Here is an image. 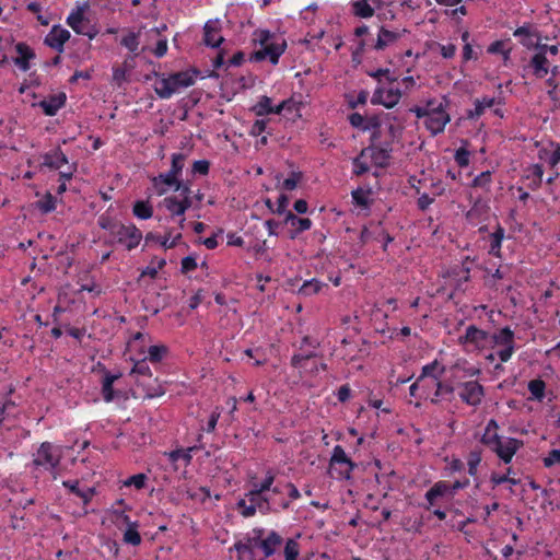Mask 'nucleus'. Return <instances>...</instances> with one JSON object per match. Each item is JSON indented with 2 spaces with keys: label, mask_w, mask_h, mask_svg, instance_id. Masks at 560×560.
Returning a JSON list of instances; mask_svg holds the SVG:
<instances>
[{
  "label": "nucleus",
  "mask_w": 560,
  "mask_h": 560,
  "mask_svg": "<svg viewBox=\"0 0 560 560\" xmlns=\"http://www.w3.org/2000/svg\"><path fill=\"white\" fill-rule=\"evenodd\" d=\"M283 542L284 539L278 532L255 527L236 541L233 549L238 553V560H242L243 555H248L249 560H266L275 556Z\"/></svg>",
  "instance_id": "nucleus-1"
},
{
  "label": "nucleus",
  "mask_w": 560,
  "mask_h": 560,
  "mask_svg": "<svg viewBox=\"0 0 560 560\" xmlns=\"http://www.w3.org/2000/svg\"><path fill=\"white\" fill-rule=\"evenodd\" d=\"M255 36V42L260 44L261 49L250 55V61L259 62L268 58L272 65H277L280 56L285 51V39L277 40L276 35L268 30H257Z\"/></svg>",
  "instance_id": "nucleus-2"
},
{
  "label": "nucleus",
  "mask_w": 560,
  "mask_h": 560,
  "mask_svg": "<svg viewBox=\"0 0 560 560\" xmlns=\"http://www.w3.org/2000/svg\"><path fill=\"white\" fill-rule=\"evenodd\" d=\"M199 73V70L191 68L172 73L168 77L160 78L154 85V91L159 97L170 98L179 89L192 85Z\"/></svg>",
  "instance_id": "nucleus-3"
},
{
  "label": "nucleus",
  "mask_w": 560,
  "mask_h": 560,
  "mask_svg": "<svg viewBox=\"0 0 560 560\" xmlns=\"http://www.w3.org/2000/svg\"><path fill=\"white\" fill-rule=\"evenodd\" d=\"M358 465L346 454L341 445H336L329 460V474L339 480H350Z\"/></svg>",
  "instance_id": "nucleus-4"
},
{
  "label": "nucleus",
  "mask_w": 560,
  "mask_h": 560,
  "mask_svg": "<svg viewBox=\"0 0 560 560\" xmlns=\"http://www.w3.org/2000/svg\"><path fill=\"white\" fill-rule=\"evenodd\" d=\"M130 374H137L139 378L137 380L138 384L145 388L147 396L150 398L158 397L164 394L161 385L152 386L145 378L152 377V372L147 362V359H142L137 361L131 369Z\"/></svg>",
  "instance_id": "nucleus-5"
},
{
  "label": "nucleus",
  "mask_w": 560,
  "mask_h": 560,
  "mask_svg": "<svg viewBox=\"0 0 560 560\" xmlns=\"http://www.w3.org/2000/svg\"><path fill=\"white\" fill-rule=\"evenodd\" d=\"M67 24L79 35L88 36L93 39L97 34L98 30L95 25L91 24L90 20L84 16L82 8H78L75 11L67 18Z\"/></svg>",
  "instance_id": "nucleus-6"
},
{
  "label": "nucleus",
  "mask_w": 560,
  "mask_h": 560,
  "mask_svg": "<svg viewBox=\"0 0 560 560\" xmlns=\"http://www.w3.org/2000/svg\"><path fill=\"white\" fill-rule=\"evenodd\" d=\"M60 464V455L56 454L54 445L49 442H44L37 450L36 457L33 459L32 465L35 468L44 467L47 470L55 469Z\"/></svg>",
  "instance_id": "nucleus-7"
},
{
  "label": "nucleus",
  "mask_w": 560,
  "mask_h": 560,
  "mask_svg": "<svg viewBox=\"0 0 560 560\" xmlns=\"http://www.w3.org/2000/svg\"><path fill=\"white\" fill-rule=\"evenodd\" d=\"M113 237L117 243L125 245L128 250L136 248L141 238V231L133 224L125 225L119 223L116 231L113 234Z\"/></svg>",
  "instance_id": "nucleus-8"
},
{
  "label": "nucleus",
  "mask_w": 560,
  "mask_h": 560,
  "mask_svg": "<svg viewBox=\"0 0 560 560\" xmlns=\"http://www.w3.org/2000/svg\"><path fill=\"white\" fill-rule=\"evenodd\" d=\"M492 340L498 346H503L504 348L497 352V355L502 362H506L512 357L515 345H514V331L510 327H504L498 330L492 336Z\"/></svg>",
  "instance_id": "nucleus-9"
},
{
  "label": "nucleus",
  "mask_w": 560,
  "mask_h": 560,
  "mask_svg": "<svg viewBox=\"0 0 560 560\" xmlns=\"http://www.w3.org/2000/svg\"><path fill=\"white\" fill-rule=\"evenodd\" d=\"M408 31L402 30H389L386 26H381L377 33V38L371 43V49L382 51L386 48L395 45Z\"/></svg>",
  "instance_id": "nucleus-10"
},
{
  "label": "nucleus",
  "mask_w": 560,
  "mask_h": 560,
  "mask_svg": "<svg viewBox=\"0 0 560 560\" xmlns=\"http://www.w3.org/2000/svg\"><path fill=\"white\" fill-rule=\"evenodd\" d=\"M460 399L468 406L477 407L481 404L485 397V388L477 381H468L459 384Z\"/></svg>",
  "instance_id": "nucleus-11"
},
{
  "label": "nucleus",
  "mask_w": 560,
  "mask_h": 560,
  "mask_svg": "<svg viewBox=\"0 0 560 560\" xmlns=\"http://www.w3.org/2000/svg\"><path fill=\"white\" fill-rule=\"evenodd\" d=\"M292 100L282 101L279 105L272 106L269 96L262 95L259 101L250 108L256 116H265L269 114H281L284 109H291Z\"/></svg>",
  "instance_id": "nucleus-12"
},
{
  "label": "nucleus",
  "mask_w": 560,
  "mask_h": 560,
  "mask_svg": "<svg viewBox=\"0 0 560 560\" xmlns=\"http://www.w3.org/2000/svg\"><path fill=\"white\" fill-rule=\"evenodd\" d=\"M401 97V92L399 89H384L377 88L371 98V103L374 105H383L386 108H393L398 104Z\"/></svg>",
  "instance_id": "nucleus-13"
},
{
  "label": "nucleus",
  "mask_w": 560,
  "mask_h": 560,
  "mask_svg": "<svg viewBox=\"0 0 560 560\" xmlns=\"http://www.w3.org/2000/svg\"><path fill=\"white\" fill-rule=\"evenodd\" d=\"M70 38V32L60 25H54L44 39V44L57 50L59 54L63 52L65 44Z\"/></svg>",
  "instance_id": "nucleus-14"
},
{
  "label": "nucleus",
  "mask_w": 560,
  "mask_h": 560,
  "mask_svg": "<svg viewBox=\"0 0 560 560\" xmlns=\"http://www.w3.org/2000/svg\"><path fill=\"white\" fill-rule=\"evenodd\" d=\"M446 108L447 107H443L428 115L424 125L432 136L443 132L446 124L450 122L451 117L446 112Z\"/></svg>",
  "instance_id": "nucleus-15"
},
{
  "label": "nucleus",
  "mask_w": 560,
  "mask_h": 560,
  "mask_svg": "<svg viewBox=\"0 0 560 560\" xmlns=\"http://www.w3.org/2000/svg\"><path fill=\"white\" fill-rule=\"evenodd\" d=\"M513 35L518 37L520 43L528 49H535L536 46H539V42L541 40L539 31L533 28L530 25H523L517 27Z\"/></svg>",
  "instance_id": "nucleus-16"
},
{
  "label": "nucleus",
  "mask_w": 560,
  "mask_h": 560,
  "mask_svg": "<svg viewBox=\"0 0 560 560\" xmlns=\"http://www.w3.org/2000/svg\"><path fill=\"white\" fill-rule=\"evenodd\" d=\"M283 223L291 226L289 231L290 240H295L302 232L310 230L312 226V221L308 218H299L292 211L287 212Z\"/></svg>",
  "instance_id": "nucleus-17"
},
{
  "label": "nucleus",
  "mask_w": 560,
  "mask_h": 560,
  "mask_svg": "<svg viewBox=\"0 0 560 560\" xmlns=\"http://www.w3.org/2000/svg\"><path fill=\"white\" fill-rule=\"evenodd\" d=\"M523 446V441L509 438L505 442H501L498 447H494V453L502 459L505 464H509L514 454Z\"/></svg>",
  "instance_id": "nucleus-18"
},
{
  "label": "nucleus",
  "mask_w": 560,
  "mask_h": 560,
  "mask_svg": "<svg viewBox=\"0 0 560 560\" xmlns=\"http://www.w3.org/2000/svg\"><path fill=\"white\" fill-rule=\"evenodd\" d=\"M66 101V93L60 92L57 94L49 95L47 100L40 101L38 103V106L43 109L45 115L55 116L57 112L65 106Z\"/></svg>",
  "instance_id": "nucleus-19"
},
{
  "label": "nucleus",
  "mask_w": 560,
  "mask_h": 560,
  "mask_svg": "<svg viewBox=\"0 0 560 560\" xmlns=\"http://www.w3.org/2000/svg\"><path fill=\"white\" fill-rule=\"evenodd\" d=\"M18 57L13 58V62L22 71L30 69V60L35 58V51L25 43H18L15 45Z\"/></svg>",
  "instance_id": "nucleus-20"
},
{
  "label": "nucleus",
  "mask_w": 560,
  "mask_h": 560,
  "mask_svg": "<svg viewBox=\"0 0 560 560\" xmlns=\"http://www.w3.org/2000/svg\"><path fill=\"white\" fill-rule=\"evenodd\" d=\"M488 339V332L477 328L475 325H470L466 328L464 336L459 337V343H471L476 347L482 346Z\"/></svg>",
  "instance_id": "nucleus-21"
},
{
  "label": "nucleus",
  "mask_w": 560,
  "mask_h": 560,
  "mask_svg": "<svg viewBox=\"0 0 560 560\" xmlns=\"http://www.w3.org/2000/svg\"><path fill=\"white\" fill-rule=\"evenodd\" d=\"M498 428V422L494 419L489 420L481 436V443L489 446L493 452L494 447H498L502 442L501 436L497 432Z\"/></svg>",
  "instance_id": "nucleus-22"
},
{
  "label": "nucleus",
  "mask_w": 560,
  "mask_h": 560,
  "mask_svg": "<svg viewBox=\"0 0 560 560\" xmlns=\"http://www.w3.org/2000/svg\"><path fill=\"white\" fill-rule=\"evenodd\" d=\"M218 21H209L206 23L205 27H203V31H205V36H203V43L207 45V46H211V47H219L220 44L224 40V38L222 36L219 35V25H218Z\"/></svg>",
  "instance_id": "nucleus-23"
},
{
  "label": "nucleus",
  "mask_w": 560,
  "mask_h": 560,
  "mask_svg": "<svg viewBox=\"0 0 560 560\" xmlns=\"http://www.w3.org/2000/svg\"><path fill=\"white\" fill-rule=\"evenodd\" d=\"M528 68L533 70V74L538 78L542 79L547 75L549 71V61L546 56H544V52H536L529 63Z\"/></svg>",
  "instance_id": "nucleus-24"
},
{
  "label": "nucleus",
  "mask_w": 560,
  "mask_h": 560,
  "mask_svg": "<svg viewBox=\"0 0 560 560\" xmlns=\"http://www.w3.org/2000/svg\"><path fill=\"white\" fill-rule=\"evenodd\" d=\"M63 164H68V159L59 148L43 155V166L59 170Z\"/></svg>",
  "instance_id": "nucleus-25"
},
{
  "label": "nucleus",
  "mask_w": 560,
  "mask_h": 560,
  "mask_svg": "<svg viewBox=\"0 0 560 560\" xmlns=\"http://www.w3.org/2000/svg\"><path fill=\"white\" fill-rule=\"evenodd\" d=\"M446 494H453L451 491V486L445 481L435 482L425 493V499L429 503L427 509L429 510L434 504L436 498Z\"/></svg>",
  "instance_id": "nucleus-26"
},
{
  "label": "nucleus",
  "mask_w": 560,
  "mask_h": 560,
  "mask_svg": "<svg viewBox=\"0 0 560 560\" xmlns=\"http://www.w3.org/2000/svg\"><path fill=\"white\" fill-rule=\"evenodd\" d=\"M62 485L63 487L68 488L73 494L79 497L83 501L84 505H86L95 494V489L92 487H88L83 490L80 489L78 480H65Z\"/></svg>",
  "instance_id": "nucleus-27"
},
{
  "label": "nucleus",
  "mask_w": 560,
  "mask_h": 560,
  "mask_svg": "<svg viewBox=\"0 0 560 560\" xmlns=\"http://www.w3.org/2000/svg\"><path fill=\"white\" fill-rule=\"evenodd\" d=\"M121 377V373L112 374L109 371L104 372V377L102 382V395L105 401L109 402L114 400L115 393L113 388V384L115 381Z\"/></svg>",
  "instance_id": "nucleus-28"
},
{
  "label": "nucleus",
  "mask_w": 560,
  "mask_h": 560,
  "mask_svg": "<svg viewBox=\"0 0 560 560\" xmlns=\"http://www.w3.org/2000/svg\"><path fill=\"white\" fill-rule=\"evenodd\" d=\"M436 390L434 393V396L431 398L432 404H438L441 400H448L451 401L454 394V386L448 382H442L438 380L435 382Z\"/></svg>",
  "instance_id": "nucleus-29"
},
{
  "label": "nucleus",
  "mask_w": 560,
  "mask_h": 560,
  "mask_svg": "<svg viewBox=\"0 0 560 560\" xmlns=\"http://www.w3.org/2000/svg\"><path fill=\"white\" fill-rule=\"evenodd\" d=\"M365 150H371V159L372 162L378 167H385L388 164V160L390 158L389 150L387 148L380 147H369L368 149L362 150L361 155L364 154Z\"/></svg>",
  "instance_id": "nucleus-30"
},
{
  "label": "nucleus",
  "mask_w": 560,
  "mask_h": 560,
  "mask_svg": "<svg viewBox=\"0 0 560 560\" xmlns=\"http://www.w3.org/2000/svg\"><path fill=\"white\" fill-rule=\"evenodd\" d=\"M171 236H172V232L171 231H168L164 237H160V236L153 234L152 232H150V233L147 234L145 241L147 242H149V241L159 242L161 244V246H163L165 249H167V248H173L174 246H176V244L182 238V234L180 233L175 235L172 241H170Z\"/></svg>",
  "instance_id": "nucleus-31"
},
{
  "label": "nucleus",
  "mask_w": 560,
  "mask_h": 560,
  "mask_svg": "<svg viewBox=\"0 0 560 560\" xmlns=\"http://www.w3.org/2000/svg\"><path fill=\"white\" fill-rule=\"evenodd\" d=\"M153 184L155 187H158L160 184H164L166 186H175L176 190H179L182 187V182L178 180V176L172 171H168L167 173H161L160 175L155 176L153 178Z\"/></svg>",
  "instance_id": "nucleus-32"
},
{
  "label": "nucleus",
  "mask_w": 560,
  "mask_h": 560,
  "mask_svg": "<svg viewBox=\"0 0 560 560\" xmlns=\"http://www.w3.org/2000/svg\"><path fill=\"white\" fill-rule=\"evenodd\" d=\"M495 100L493 97H483L482 100L477 98L475 101V108L468 110L467 117L470 119L480 117L487 107H492Z\"/></svg>",
  "instance_id": "nucleus-33"
},
{
  "label": "nucleus",
  "mask_w": 560,
  "mask_h": 560,
  "mask_svg": "<svg viewBox=\"0 0 560 560\" xmlns=\"http://www.w3.org/2000/svg\"><path fill=\"white\" fill-rule=\"evenodd\" d=\"M504 232H505L504 229L501 225H498L495 231L493 233H491V235H490L491 244H490L489 254H491L495 257H500L501 243L504 237Z\"/></svg>",
  "instance_id": "nucleus-34"
},
{
  "label": "nucleus",
  "mask_w": 560,
  "mask_h": 560,
  "mask_svg": "<svg viewBox=\"0 0 560 560\" xmlns=\"http://www.w3.org/2000/svg\"><path fill=\"white\" fill-rule=\"evenodd\" d=\"M352 12L355 16L369 19L374 15V9L368 3V0H357L352 3Z\"/></svg>",
  "instance_id": "nucleus-35"
},
{
  "label": "nucleus",
  "mask_w": 560,
  "mask_h": 560,
  "mask_svg": "<svg viewBox=\"0 0 560 560\" xmlns=\"http://www.w3.org/2000/svg\"><path fill=\"white\" fill-rule=\"evenodd\" d=\"M133 214L142 220L150 219L153 214V207L149 201L138 200L132 208Z\"/></svg>",
  "instance_id": "nucleus-36"
},
{
  "label": "nucleus",
  "mask_w": 560,
  "mask_h": 560,
  "mask_svg": "<svg viewBox=\"0 0 560 560\" xmlns=\"http://www.w3.org/2000/svg\"><path fill=\"white\" fill-rule=\"evenodd\" d=\"M124 541L132 546H139L141 544V536L138 532V523L133 522L127 526L124 533Z\"/></svg>",
  "instance_id": "nucleus-37"
},
{
  "label": "nucleus",
  "mask_w": 560,
  "mask_h": 560,
  "mask_svg": "<svg viewBox=\"0 0 560 560\" xmlns=\"http://www.w3.org/2000/svg\"><path fill=\"white\" fill-rule=\"evenodd\" d=\"M439 365L440 364H439L438 360H434L433 362L424 365L422 368L421 375L418 377V381H422L424 377H432V378H434L435 382L438 380H440V376L442 373H444L445 368L441 366L440 372L436 374L435 371L439 368Z\"/></svg>",
  "instance_id": "nucleus-38"
},
{
  "label": "nucleus",
  "mask_w": 560,
  "mask_h": 560,
  "mask_svg": "<svg viewBox=\"0 0 560 560\" xmlns=\"http://www.w3.org/2000/svg\"><path fill=\"white\" fill-rule=\"evenodd\" d=\"M275 481V474L271 470L267 471L266 478L261 481V483H255L252 489V497H257L258 494H264L266 491L271 489V486Z\"/></svg>",
  "instance_id": "nucleus-39"
},
{
  "label": "nucleus",
  "mask_w": 560,
  "mask_h": 560,
  "mask_svg": "<svg viewBox=\"0 0 560 560\" xmlns=\"http://www.w3.org/2000/svg\"><path fill=\"white\" fill-rule=\"evenodd\" d=\"M36 207L42 213H49L56 209V198L50 192H46L45 196L36 202Z\"/></svg>",
  "instance_id": "nucleus-40"
},
{
  "label": "nucleus",
  "mask_w": 560,
  "mask_h": 560,
  "mask_svg": "<svg viewBox=\"0 0 560 560\" xmlns=\"http://www.w3.org/2000/svg\"><path fill=\"white\" fill-rule=\"evenodd\" d=\"M546 384L542 380L536 378L528 383V390L532 394V398L541 400L545 397Z\"/></svg>",
  "instance_id": "nucleus-41"
},
{
  "label": "nucleus",
  "mask_w": 560,
  "mask_h": 560,
  "mask_svg": "<svg viewBox=\"0 0 560 560\" xmlns=\"http://www.w3.org/2000/svg\"><path fill=\"white\" fill-rule=\"evenodd\" d=\"M249 502L252 504H256V510L258 509L262 513H267L271 511L270 501L267 497L262 494H258L257 497H252V490L246 493Z\"/></svg>",
  "instance_id": "nucleus-42"
},
{
  "label": "nucleus",
  "mask_w": 560,
  "mask_h": 560,
  "mask_svg": "<svg viewBox=\"0 0 560 560\" xmlns=\"http://www.w3.org/2000/svg\"><path fill=\"white\" fill-rule=\"evenodd\" d=\"M167 347L164 345H155L149 347L148 359L153 363H159L167 354Z\"/></svg>",
  "instance_id": "nucleus-43"
},
{
  "label": "nucleus",
  "mask_w": 560,
  "mask_h": 560,
  "mask_svg": "<svg viewBox=\"0 0 560 560\" xmlns=\"http://www.w3.org/2000/svg\"><path fill=\"white\" fill-rule=\"evenodd\" d=\"M300 556V545L293 539L289 538L284 546V560H298Z\"/></svg>",
  "instance_id": "nucleus-44"
},
{
  "label": "nucleus",
  "mask_w": 560,
  "mask_h": 560,
  "mask_svg": "<svg viewBox=\"0 0 560 560\" xmlns=\"http://www.w3.org/2000/svg\"><path fill=\"white\" fill-rule=\"evenodd\" d=\"M164 207L172 213V215H184L185 211L183 210L180 201L174 197H166L163 200Z\"/></svg>",
  "instance_id": "nucleus-45"
},
{
  "label": "nucleus",
  "mask_w": 560,
  "mask_h": 560,
  "mask_svg": "<svg viewBox=\"0 0 560 560\" xmlns=\"http://www.w3.org/2000/svg\"><path fill=\"white\" fill-rule=\"evenodd\" d=\"M511 474H512V468H508L506 474H504V475H499V474L493 472L490 477V481L493 483V487L499 486L504 482H509L513 486L518 485L520 479H515V478L511 477L510 476Z\"/></svg>",
  "instance_id": "nucleus-46"
},
{
  "label": "nucleus",
  "mask_w": 560,
  "mask_h": 560,
  "mask_svg": "<svg viewBox=\"0 0 560 560\" xmlns=\"http://www.w3.org/2000/svg\"><path fill=\"white\" fill-rule=\"evenodd\" d=\"M322 289V283L316 279H312L310 281H305L303 285L299 290V294L303 296H311L316 294Z\"/></svg>",
  "instance_id": "nucleus-47"
},
{
  "label": "nucleus",
  "mask_w": 560,
  "mask_h": 560,
  "mask_svg": "<svg viewBox=\"0 0 560 560\" xmlns=\"http://www.w3.org/2000/svg\"><path fill=\"white\" fill-rule=\"evenodd\" d=\"M481 462V451H470L467 457L468 472L470 476L477 475V467Z\"/></svg>",
  "instance_id": "nucleus-48"
},
{
  "label": "nucleus",
  "mask_w": 560,
  "mask_h": 560,
  "mask_svg": "<svg viewBox=\"0 0 560 560\" xmlns=\"http://www.w3.org/2000/svg\"><path fill=\"white\" fill-rule=\"evenodd\" d=\"M491 172L490 171H485L482 173H480L478 176H476L471 183V186L472 187H480V188H483L486 190H489V186L491 184Z\"/></svg>",
  "instance_id": "nucleus-49"
},
{
  "label": "nucleus",
  "mask_w": 560,
  "mask_h": 560,
  "mask_svg": "<svg viewBox=\"0 0 560 560\" xmlns=\"http://www.w3.org/2000/svg\"><path fill=\"white\" fill-rule=\"evenodd\" d=\"M186 155L184 153H174L172 155L171 170L177 176L182 173L185 165Z\"/></svg>",
  "instance_id": "nucleus-50"
},
{
  "label": "nucleus",
  "mask_w": 560,
  "mask_h": 560,
  "mask_svg": "<svg viewBox=\"0 0 560 560\" xmlns=\"http://www.w3.org/2000/svg\"><path fill=\"white\" fill-rule=\"evenodd\" d=\"M120 222L114 221L108 215H101L98 219V225L103 229L109 232V234L113 236L114 232L116 231L117 226Z\"/></svg>",
  "instance_id": "nucleus-51"
},
{
  "label": "nucleus",
  "mask_w": 560,
  "mask_h": 560,
  "mask_svg": "<svg viewBox=\"0 0 560 560\" xmlns=\"http://www.w3.org/2000/svg\"><path fill=\"white\" fill-rule=\"evenodd\" d=\"M366 74L373 79H376L377 81H381L382 77H385L386 81L389 83H393L397 80L395 77L390 75V70L388 68L366 71Z\"/></svg>",
  "instance_id": "nucleus-52"
},
{
  "label": "nucleus",
  "mask_w": 560,
  "mask_h": 560,
  "mask_svg": "<svg viewBox=\"0 0 560 560\" xmlns=\"http://www.w3.org/2000/svg\"><path fill=\"white\" fill-rule=\"evenodd\" d=\"M198 446L189 447L188 450H175L168 453V457L172 462H176L179 458H184L187 463L191 460L190 452L197 450Z\"/></svg>",
  "instance_id": "nucleus-53"
},
{
  "label": "nucleus",
  "mask_w": 560,
  "mask_h": 560,
  "mask_svg": "<svg viewBox=\"0 0 560 560\" xmlns=\"http://www.w3.org/2000/svg\"><path fill=\"white\" fill-rule=\"evenodd\" d=\"M139 35L136 33H129L121 39V45L128 48L131 52L137 51L139 47Z\"/></svg>",
  "instance_id": "nucleus-54"
},
{
  "label": "nucleus",
  "mask_w": 560,
  "mask_h": 560,
  "mask_svg": "<svg viewBox=\"0 0 560 560\" xmlns=\"http://www.w3.org/2000/svg\"><path fill=\"white\" fill-rule=\"evenodd\" d=\"M450 105V101L446 96H443V102L438 103L435 98L428 100L425 103V110L429 112V114L434 113L443 107H447Z\"/></svg>",
  "instance_id": "nucleus-55"
},
{
  "label": "nucleus",
  "mask_w": 560,
  "mask_h": 560,
  "mask_svg": "<svg viewBox=\"0 0 560 560\" xmlns=\"http://www.w3.org/2000/svg\"><path fill=\"white\" fill-rule=\"evenodd\" d=\"M301 178H302L301 172H292L290 177H288L287 179L283 180L282 188L284 190L295 189L298 186V183L301 180Z\"/></svg>",
  "instance_id": "nucleus-56"
},
{
  "label": "nucleus",
  "mask_w": 560,
  "mask_h": 560,
  "mask_svg": "<svg viewBox=\"0 0 560 560\" xmlns=\"http://www.w3.org/2000/svg\"><path fill=\"white\" fill-rule=\"evenodd\" d=\"M148 477L144 474H137L131 477H129L125 481V486H135L137 489H142L145 486Z\"/></svg>",
  "instance_id": "nucleus-57"
},
{
  "label": "nucleus",
  "mask_w": 560,
  "mask_h": 560,
  "mask_svg": "<svg viewBox=\"0 0 560 560\" xmlns=\"http://www.w3.org/2000/svg\"><path fill=\"white\" fill-rule=\"evenodd\" d=\"M352 198L353 201L361 207H368L369 206V197L368 192L364 191L362 188H358L352 191Z\"/></svg>",
  "instance_id": "nucleus-58"
},
{
  "label": "nucleus",
  "mask_w": 560,
  "mask_h": 560,
  "mask_svg": "<svg viewBox=\"0 0 560 560\" xmlns=\"http://www.w3.org/2000/svg\"><path fill=\"white\" fill-rule=\"evenodd\" d=\"M454 158L455 162L460 167H465L469 164V152L464 148H459L458 150H456Z\"/></svg>",
  "instance_id": "nucleus-59"
},
{
  "label": "nucleus",
  "mask_w": 560,
  "mask_h": 560,
  "mask_svg": "<svg viewBox=\"0 0 560 560\" xmlns=\"http://www.w3.org/2000/svg\"><path fill=\"white\" fill-rule=\"evenodd\" d=\"M209 168H210L209 161L199 160V161L194 162L191 171L194 174L207 175L209 173Z\"/></svg>",
  "instance_id": "nucleus-60"
},
{
  "label": "nucleus",
  "mask_w": 560,
  "mask_h": 560,
  "mask_svg": "<svg viewBox=\"0 0 560 560\" xmlns=\"http://www.w3.org/2000/svg\"><path fill=\"white\" fill-rule=\"evenodd\" d=\"M556 464H560V448L551 450L544 458V466L549 468Z\"/></svg>",
  "instance_id": "nucleus-61"
},
{
  "label": "nucleus",
  "mask_w": 560,
  "mask_h": 560,
  "mask_svg": "<svg viewBox=\"0 0 560 560\" xmlns=\"http://www.w3.org/2000/svg\"><path fill=\"white\" fill-rule=\"evenodd\" d=\"M197 268V261L194 256H187L182 259V268L180 271L183 273L190 272Z\"/></svg>",
  "instance_id": "nucleus-62"
},
{
  "label": "nucleus",
  "mask_w": 560,
  "mask_h": 560,
  "mask_svg": "<svg viewBox=\"0 0 560 560\" xmlns=\"http://www.w3.org/2000/svg\"><path fill=\"white\" fill-rule=\"evenodd\" d=\"M382 125L381 117L378 115H373L365 117V126L363 127V130H378Z\"/></svg>",
  "instance_id": "nucleus-63"
},
{
  "label": "nucleus",
  "mask_w": 560,
  "mask_h": 560,
  "mask_svg": "<svg viewBox=\"0 0 560 560\" xmlns=\"http://www.w3.org/2000/svg\"><path fill=\"white\" fill-rule=\"evenodd\" d=\"M267 124H268V120H266V119H257V120L253 124V126H252V128H250L249 133H250L252 136H259V135H261L262 132H265V131H266V129H267Z\"/></svg>",
  "instance_id": "nucleus-64"
}]
</instances>
